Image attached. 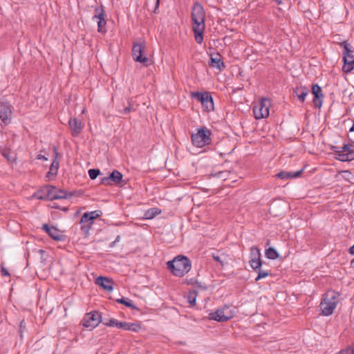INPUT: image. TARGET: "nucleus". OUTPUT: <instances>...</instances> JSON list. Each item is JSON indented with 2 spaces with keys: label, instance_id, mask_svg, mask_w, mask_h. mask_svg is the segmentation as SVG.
Instances as JSON below:
<instances>
[{
  "label": "nucleus",
  "instance_id": "1",
  "mask_svg": "<svg viewBox=\"0 0 354 354\" xmlns=\"http://www.w3.org/2000/svg\"><path fill=\"white\" fill-rule=\"evenodd\" d=\"M191 18L195 41L197 44H201L203 41V33L205 29V11L200 3H194Z\"/></svg>",
  "mask_w": 354,
  "mask_h": 354
},
{
  "label": "nucleus",
  "instance_id": "42",
  "mask_svg": "<svg viewBox=\"0 0 354 354\" xmlns=\"http://www.w3.org/2000/svg\"><path fill=\"white\" fill-rule=\"evenodd\" d=\"M134 110H135V109H134L133 106L130 102H129V106L124 109L123 112L124 114H128Z\"/></svg>",
  "mask_w": 354,
  "mask_h": 354
},
{
  "label": "nucleus",
  "instance_id": "6",
  "mask_svg": "<svg viewBox=\"0 0 354 354\" xmlns=\"http://www.w3.org/2000/svg\"><path fill=\"white\" fill-rule=\"evenodd\" d=\"M235 314L234 310L232 306L225 305L216 311L209 314V319L217 321L218 322H223L232 319Z\"/></svg>",
  "mask_w": 354,
  "mask_h": 354
},
{
  "label": "nucleus",
  "instance_id": "38",
  "mask_svg": "<svg viewBox=\"0 0 354 354\" xmlns=\"http://www.w3.org/2000/svg\"><path fill=\"white\" fill-rule=\"evenodd\" d=\"M337 354H354V351L353 347H347L340 351Z\"/></svg>",
  "mask_w": 354,
  "mask_h": 354
},
{
  "label": "nucleus",
  "instance_id": "17",
  "mask_svg": "<svg viewBox=\"0 0 354 354\" xmlns=\"http://www.w3.org/2000/svg\"><path fill=\"white\" fill-rule=\"evenodd\" d=\"M312 93L314 95L313 102L316 107H320L322 104L323 94L322 88L318 84L312 86Z\"/></svg>",
  "mask_w": 354,
  "mask_h": 354
},
{
  "label": "nucleus",
  "instance_id": "30",
  "mask_svg": "<svg viewBox=\"0 0 354 354\" xmlns=\"http://www.w3.org/2000/svg\"><path fill=\"white\" fill-rule=\"evenodd\" d=\"M118 303L122 304L127 307L131 308V309H136V306L132 303L131 300L128 299L122 298L116 300Z\"/></svg>",
  "mask_w": 354,
  "mask_h": 354
},
{
  "label": "nucleus",
  "instance_id": "2",
  "mask_svg": "<svg viewBox=\"0 0 354 354\" xmlns=\"http://www.w3.org/2000/svg\"><path fill=\"white\" fill-rule=\"evenodd\" d=\"M167 266L174 276L182 277L189 272L192 263L187 257L178 255L172 261H169Z\"/></svg>",
  "mask_w": 354,
  "mask_h": 354
},
{
  "label": "nucleus",
  "instance_id": "32",
  "mask_svg": "<svg viewBox=\"0 0 354 354\" xmlns=\"http://www.w3.org/2000/svg\"><path fill=\"white\" fill-rule=\"evenodd\" d=\"M270 275H271L270 272L259 269L258 270V275H257V278L255 279V281H257L259 279L265 278Z\"/></svg>",
  "mask_w": 354,
  "mask_h": 354
},
{
  "label": "nucleus",
  "instance_id": "18",
  "mask_svg": "<svg viewBox=\"0 0 354 354\" xmlns=\"http://www.w3.org/2000/svg\"><path fill=\"white\" fill-rule=\"evenodd\" d=\"M95 283L108 292L113 290V281L109 278L99 277L96 279Z\"/></svg>",
  "mask_w": 354,
  "mask_h": 354
},
{
  "label": "nucleus",
  "instance_id": "19",
  "mask_svg": "<svg viewBox=\"0 0 354 354\" xmlns=\"http://www.w3.org/2000/svg\"><path fill=\"white\" fill-rule=\"evenodd\" d=\"M55 159L53 160V162L51 163V165L50 167V169L46 174V178H50L52 176H55L57 174L58 168H59V162L57 161V149L55 148Z\"/></svg>",
  "mask_w": 354,
  "mask_h": 354
},
{
  "label": "nucleus",
  "instance_id": "49",
  "mask_svg": "<svg viewBox=\"0 0 354 354\" xmlns=\"http://www.w3.org/2000/svg\"><path fill=\"white\" fill-rule=\"evenodd\" d=\"M120 236H118L117 238L115 239V242H117V241H120Z\"/></svg>",
  "mask_w": 354,
  "mask_h": 354
},
{
  "label": "nucleus",
  "instance_id": "15",
  "mask_svg": "<svg viewBox=\"0 0 354 354\" xmlns=\"http://www.w3.org/2000/svg\"><path fill=\"white\" fill-rule=\"evenodd\" d=\"M68 125L71 130V135L73 137H77L83 129L82 122L77 118H71L68 122Z\"/></svg>",
  "mask_w": 354,
  "mask_h": 354
},
{
  "label": "nucleus",
  "instance_id": "10",
  "mask_svg": "<svg viewBox=\"0 0 354 354\" xmlns=\"http://www.w3.org/2000/svg\"><path fill=\"white\" fill-rule=\"evenodd\" d=\"M100 322L101 315L97 311H92L84 315L82 324L85 328H94L98 326Z\"/></svg>",
  "mask_w": 354,
  "mask_h": 354
},
{
  "label": "nucleus",
  "instance_id": "50",
  "mask_svg": "<svg viewBox=\"0 0 354 354\" xmlns=\"http://www.w3.org/2000/svg\"><path fill=\"white\" fill-rule=\"evenodd\" d=\"M353 158H354V151H353Z\"/></svg>",
  "mask_w": 354,
  "mask_h": 354
},
{
  "label": "nucleus",
  "instance_id": "4",
  "mask_svg": "<svg viewBox=\"0 0 354 354\" xmlns=\"http://www.w3.org/2000/svg\"><path fill=\"white\" fill-rule=\"evenodd\" d=\"M211 131L205 127L198 129L196 133L192 135V144L196 147H203L211 142Z\"/></svg>",
  "mask_w": 354,
  "mask_h": 354
},
{
  "label": "nucleus",
  "instance_id": "51",
  "mask_svg": "<svg viewBox=\"0 0 354 354\" xmlns=\"http://www.w3.org/2000/svg\"><path fill=\"white\" fill-rule=\"evenodd\" d=\"M354 262V259L351 261V263H353Z\"/></svg>",
  "mask_w": 354,
  "mask_h": 354
},
{
  "label": "nucleus",
  "instance_id": "41",
  "mask_svg": "<svg viewBox=\"0 0 354 354\" xmlns=\"http://www.w3.org/2000/svg\"><path fill=\"white\" fill-rule=\"evenodd\" d=\"M100 183L105 185H111V183L109 178V176L102 178L100 179Z\"/></svg>",
  "mask_w": 354,
  "mask_h": 354
},
{
  "label": "nucleus",
  "instance_id": "39",
  "mask_svg": "<svg viewBox=\"0 0 354 354\" xmlns=\"http://www.w3.org/2000/svg\"><path fill=\"white\" fill-rule=\"evenodd\" d=\"M157 214L155 208L149 209L145 214L147 218H153Z\"/></svg>",
  "mask_w": 354,
  "mask_h": 354
},
{
  "label": "nucleus",
  "instance_id": "24",
  "mask_svg": "<svg viewBox=\"0 0 354 354\" xmlns=\"http://www.w3.org/2000/svg\"><path fill=\"white\" fill-rule=\"evenodd\" d=\"M122 329L124 330L133 331V332H138L141 326L138 323H129L126 322H122Z\"/></svg>",
  "mask_w": 354,
  "mask_h": 354
},
{
  "label": "nucleus",
  "instance_id": "16",
  "mask_svg": "<svg viewBox=\"0 0 354 354\" xmlns=\"http://www.w3.org/2000/svg\"><path fill=\"white\" fill-rule=\"evenodd\" d=\"M42 229L54 240L62 241L64 236L58 229L55 227H50L48 224H44Z\"/></svg>",
  "mask_w": 354,
  "mask_h": 354
},
{
  "label": "nucleus",
  "instance_id": "13",
  "mask_svg": "<svg viewBox=\"0 0 354 354\" xmlns=\"http://www.w3.org/2000/svg\"><path fill=\"white\" fill-rule=\"evenodd\" d=\"M47 196L48 201L64 199L68 198V193L66 190L57 189L53 185H48ZM46 198V196L44 197Z\"/></svg>",
  "mask_w": 354,
  "mask_h": 354
},
{
  "label": "nucleus",
  "instance_id": "20",
  "mask_svg": "<svg viewBox=\"0 0 354 354\" xmlns=\"http://www.w3.org/2000/svg\"><path fill=\"white\" fill-rule=\"evenodd\" d=\"M309 93V90L306 86H297L293 90V93L297 95L300 102H304L305 101L306 97L308 95Z\"/></svg>",
  "mask_w": 354,
  "mask_h": 354
},
{
  "label": "nucleus",
  "instance_id": "31",
  "mask_svg": "<svg viewBox=\"0 0 354 354\" xmlns=\"http://www.w3.org/2000/svg\"><path fill=\"white\" fill-rule=\"evenodd\" d=\"M88 223L90 224H93V220L91 218V216L87 212H85V213L83 214V215H82V216L81 218L80 223Z\"/></svg>",
  "mask_w": 354,
  "mask_h": 354
},
{
  "label": "nucleus",
  "instance_id": "44",
  "mask_svg": "<svg viewBox=\"0 0 354 354\" xmlns=\"http://www.w3.org/2000/svg\"><path fill=\"white\" fill-rule=\"evenodd\" d=\"M349 131L351 133V136L349 137L350 140H351L352 142H354V122H353V125L351 127Z\"/></svg>",
  "mask_w": 354,
  "mask_h": 354
},
{
  "label": "nucleus",
  "instance_id": "28",
  "mask_svg": "<svg viewBox=\"0 0 354 354\" xmlns=\"http://www.w3.org/2000/svg\"><path fill=\"white\" fill-rule=\"evenodd\" d=\"M213 259L219 263L220 265L223 267L225 264L227 263V258L224 254H222V256H219L218 254H212V255Z\"/></svg>",
  "mask_w": 354,
  "mask_h": 354
},
{
  "label": "nucleus",
  "instance_id": "8",
  "mask_svg": "<svg viewBox=\"0 0 354 354\" xmlns=\"http://www.w3.org/2000/svg\"><path fill=\"white\" fill-rule=\"evenodd\" d=\"M145 49V42L134 43L132 48V56L136 62L142 63L144 66H147L149 65L150 61L147 57L143 55Z\"/></svg>",
  "mask_w": 354,
  "mask_h": 354
},
{
  "label": "nucleus",
  "instance_id": "11",
  "mask_svg": "<svg viewBox=\"0 0 354 354\" xmlns=\"http://www.w3.org/2000/svg\"><path fill=\"white\" fill-rule=\"evenodd\" d=\"M105 10L104 6L97 7L95 9V15L93 20L97 23V31L99 32H106V21L105 20Z\"/></svg>",
  "mask_w": 354,
  "mask_h": 354
},
{
  "label": "nucleus",
  "instance_id": "22",
  "mask_svg": "<svg viewBox=\"0 0 354 354\" xmlns=\"http://www.w3.org/2000/svg\"><path fill=\"white\" fill-rule=\"evenodd\" d=\"M220 57L219 54H217L215 57H212L210 65L219 71H222L225 68V65Z\"/></svg>",
  "mask_w": 354,
  "mask_h": 354
},
{
  "label": "nucleus",
  "instance_id": "27",
  "mask_svg": "<svg viewBox=\"0 0 354 354\" xmlns=\"http://www.w3.org/2000/svg\"><path fill=\"white\" fill-rule=\"evenodd\" d=\"M265 254L268 259H272V260L276 259L277 258H278V256H279L277 250L275 249H274L273 248H269L266 249V252H265Z\"/></svg>",
  "mask_w": 354,
  "mask_h": 354
},
{
  "label": "nucleus",
  "instance_id": "35",
  "mask_svg": "<svg viewBox=\"0 0 354 354\" xmlns=\"http://www.w3.org/2000/svg\"><path fill=\"white\" fill-rule=\"evenodd\" d=\"M196 294L195 292H190L187 297L188 302L192 306H194L196 304Z\"/></svg>",
  "mask_w": 354,
  "mask_h": 354
},
{
  "label": "nucleus",
  "instance_id": "5",
  "mask_svg": "<svg viewBox=\"0 0 354 354\" xmlns=\"http://www.w3.org/2000/svg\"><path fill=\"white\" fill-rule=\"evenodd\" d=\"M340 46L344 48L343 60L344 65L343 71L346 73L351 72L354 68V50L352 49L350 44L346 41L341 43Z\"/></svg>",
  "mask_w": 354,
  "mask_h": 354
},
{
  "label": "nucleus",
  "instance_id": "14",
  "mask_svg": "<svg viewBox=\"0 0 354 354\" xmlns=\"http://www.w3.org/2000/svg\"><path fill=\"white\" fill-rule=\"evenodd\" d=\"M249 263L253 270H257L260 269L262 262L261 260V252L257 247L253 246L250 248V259Z\"/></svg>",
  "mask_w": 354,
  "mask_h": 354
},
{
  "label": "nucleus",
  "instance_id": "46",
  "mask_svg": "<svg viewBox=\"0 0 354 354\" xmlns=\"http://www.w3.org/2000/svg\"><path fill=\"white\" fill-rule=\"evenodd\" d=\"M37 158L39 160H47V158H46L44 156L41 155V154L38 155Z\"/></svg>",
  "mask_w": 354,
  "mask_h": 354
},
{
  "label": "nucleus",
  "instance_id": "47",
  "mask_svg": "<svg viewBox=\"0 0 354 354\" xmlns=\"http://www.w3.org/2000/svg\"><path fill=\"white\" fill-rule=\"evenodd\" d=\"M349 252L351 254H354V245H352L350 249H349Z\"/></svg>",
  "mask_w": 354,
  "mask_h": 354
},
{
  "label": "nucleus",
  "instance_id": "9",
  "mask_svg": "<svg viewBox=\"0 0 354 354\" xmlns=\"http://www.w3.org/2000/svg\"><path fill=\"white\" fill-rule=\"evenodd\" d=\"M271 105L269 99L263 98L259 103L253 108L254 118L257 120L266 118L269 115V109Z\"/></svg>",
  "mask_w": 354,
  "mask_h": 354
},
{
  "label": "nucleus",
  "instance_id": "34",
  "mask_svg": "<svg viewBox=\"0 0 354 354\" xmlns=\"http://www.w3.org/2000/svg\"><path fill=\"white\" fill-rule=\"evenodd\" d=\"M81 224V230L84 233L85 235H88L89 230L91 228L93 224H90L88 223H80Z\"/></svg>",
  "mask_w": 354,
  "mask_h": 354
},
{
  "label": "nucleus",
  "instance_id": "29",
  "mask_svg": "<svg viewBox=\"0 0 354 354\" xmlns=\"http://www.w3.org/2000/svg\"><path fill=\"white\" fill-rule=\"evenodd\" d=\"M106 326L110 327H116L118 328H121L122 325V322H120L115 319H110L107 322L104 323Z\"/></svg>",
  "mask_w": 354,
  "mask_h": 354
},
{
  "label": "nucleus",
  "instance_id": "7",
  "mask_svg": "<svg viewBox=\"0 0 354 354\" xmlns=\"http://www.w3.org/2000/svg\"><path fill=\"white\" fill-rule=\"evenodd\" d=\"M192 98L201 102L204 109L209 112L214 110V102L211 94L209 92H192L190 94Z\"/></svg>",
  "mask_w": 354,
  "mask_h": 354
},
{
  "label": "nucleus",
  "instance_id": "43",
  "mask_svg": "<svg viewBox=\"0 0 354 354\" xmlns=\"http://www.w3.org/2000/svg\"><path fill=\"white\" fill-rule=\"evenodd\" d=\"M338 149L341 150L342 152L348 153V151H353L350 149V146L348 145H344L342 147H338Z\"/></svg>",
  "mask_w": 354,
  "mask_h": 354
},
{
  "label": "nucleus",
  "instance_id": "25",
  "mask_svg": "<svg viewBox=\"0 0 354 354\" xmlns=\"http://www.w3.org/2000/svg\"><path fill=\"white\" fill-rule=\"evenodd\" d=\"M109 178H110L111 183H118L122 180V174L120 171H118L117 170H114L109 175Z\"/></svg>",
  "mask_w": 354,
  "mask_h": 354
},
{
  "label": "nucleus",
  "instance_id": "36",
  "mask_svg": "<svg viewBox=\"0 0 354 354\" xmlns=\"http://www.w3.org/2000/svg\"><path fill=\"white\" fill-rule=\"evenodd\" d=\"M341 174H342V178L347 180V181H350L351 180V178L352 177V174L351 171H348V170H345V171H342L341 172Z\"/></svg>",
  "mask_w": 354,
  "mask_h": 354
},
{
  "label": "nucleus",
  "instance_id": "12",
  "mask_svg": "<svg viewBox=\"0 0 354 354\" xmlns=\"http://www.w3.org/2000/svg\"><path fill=\"white\" fill-rule=\"evenodd\" d=\"M12 115V106L6 102L1 101L0 103V119L5 124L10 122Z\"/></svg>",
  "mask_w": 354,
  "mask_h": 354
},
{
  "label": "nucleus",
  "instance_id": "26",
  "mask_svg": "<svg viewBox=\"0 0 354 354\" xmlns=\"http://www.w3.org/2000/svg\"><path fill=\"white\" fill-rule=\"evenodd\" d=\"M47 189H48V185L42 187L41 189H40L39 190H38L35 194H34V196L36 197L37 199H39V200H45V201H48V198H43V197H46L47 196Z\"/></svg>",
  "mask_w": 354,
  "mask_h": 354
},
{
  "label": "nucleus",
  "instance_id": "21",
  "mask_svg": "<svg viewBox=\"0 0 354 354\" xmlns=\"http://www.w3.org/2000/svg\"><path fill=\"white\" fill-rule=\"evenodd\" d=\"M303 171V169H301L299 171H297L296 172H291V171H282L279 172L276 176L278 178L280 179H289L292 178H298L301 176V173Z\"/></svg>",
  "mask_w": 354,
  "mask_h": 354
},
{
  "label": "nucleus",
  "instance_id": "48",
  "mask_svg": "<svg viewBox=\"0 0 354 354\" xmlns=\"http://www.w3.org/2000/svg\"><path fill=\"white\" fill-rule=\"evenodd\" d=\"M159 3H160V0H156V9L158 8L159 6Z\"/></svg>",
  "mask_w": 354,
  "mask_h": 354
},
{
  "label": "nucleus",
  "instance_id": "37",
  "mask_svg": "<svg viewBox=\"0 0 354 354\" xmlns=\"http://www.w3.org/2000/svg\"><path fill=\"white\" fill-rule=\"evenodd\" d=\"M87 213L91 216L93 220L99 218L102 215L101 211L95 210L92 212H87Z\"/></svg>",
  "mask_w": 354,
  "mask_h": 354
},
{
  "label": "nucleus",
  "instance_id": "3",
  "mask_svg": "<svg viewBox=\"0 0 354 354\" xmlns=\"http://www.w3.org/2000/svg\"><path fill=\"white\" fill-rule=\"evenodd\" d=\"M339 294L336 291L329 290L326 292L323 295L319 304V308L322 311L321 315L324 316L332 315L339 301Z\"/></svg>",
  "mask_w": 354,
  "mask_h": 354
},
{
  "label": "nucleus",
  "instance_id": "33",
  "mask_svg": "<svg viewBox=\"0 0 354 354\" xmlns=\"http://www.w3.org/2000/svg\"><path fill=\"white\" fill-rule=\"evenodd\" d=\"M100 174V171L98 169H91L88 170V175L91 179H95L99 174Z\"/></svg>",
  "mask_w": 354,
  "mask_h": 354
},
{
  "label": "nucleus",
  "instance_id": "45",
  "mask_svg": "<svg viewBox=\"0 0 354 354\" xmlns=\"http://www.w3.org/2000/svg\"><path fill=\"white\" fill-rule=\"evenodd\" d=\"M1 272L2 276H5L6 277V276H9L10 275L8 271L4 267L1 268Z\"/></svg>",
  "mask_w": 354,
  "mask_h": 354
},
{
  "label": "nucleus",
  "instance_id": "40",
  "mask_svg": "<svg viewBox=\"0 0 354 354\" xmlns=\"http://www.w3.org/2000/svg\"><path fill=\"white\" fill-rule=\"evenodd\" d=\"M25 328H26V322L23 319L21 321V322L19 324V333H20L21 337H23V332L25 330Z\"/></svg>",
  "mask_w": 354,
  "mask_h": 354
},
{
  "label": "nucleus",
  "instance_id": "23",
  "mask_svg": "<svg viewBox=\"0 0 354 354\" xmlns=\"http://www.w3.org/2000/svg\"><path fill=\"white\" fill-rule=\"evenodd\" d=\"M337 157V158L340 161H350L354 160L353 151H348V153L342 152L341 150L338 149L335 151Z\"/></svg>",
  "mask_w": 354,
  "mask_h": 354
}]
</instances>
